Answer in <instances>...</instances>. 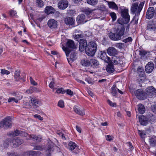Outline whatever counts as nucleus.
Here are the masks:
<instances>
[{
	"mask_svg": "<svg viewBox=\"0 0 156 156\" xmlns=\"http://www.w3.org/2000/svg\"><path fill=\"white\" fill-rule=\"evenodd\" d=\"M108 54L110 56H114L117 54L118 51L114 47H111L107 50Z\"/></svg>",
	"mask_w": 156,
	"mask_h": 156,
	"instance_id": "19",
	"label": "nucleus"
},
{
	"mask_svg": "<svg viewBox=\"0 0 156 156\" xmlns=\"http://www.w3.org/2000/svg\"><path fill=\"white\" fill-rule=\"evenodd\" d=\"M139 2H136L133 3L131 6V11L133 14H135L133 20H135L136 23L137 21L138 20V16L140 15V13L142 10L143 7L144 5V2H141L138 5Z\"/></svg>",
	"mask_w": 156,
	"mask_h": 156,
	"instance_id": "1",
	"label": "nucleus"
},
{
	"mask_svg": "<svg viewBox=\"0 0 156 156\" xmlns=\"http://www.w3.org/2000/svg\"><path fill=\"white\" fill-rule=\"evenodd\" d=\"M20 72L19 70H17L14 73V79L16 81H18L20 79H23V81H24V79L22 78L20 76Z\"/></svg>",
	"mask_w": 156,
	"mask_h": 156,
	"instance_id": "27",
	"label": "nucleus"
},
{
	"mask_svg": "<svg viewBox=\"0 0 156 156\" xmlns=\"http://www.w3.org/2000/svg\"><path fill=\"white\" fill-rule=\"evenodd\" d=\"M147 117L148 120L151 122H153L156 120L155 116L152 114H150Z\"/></svg>",
	"mask_w": 156,
	"mask_h": 156,
	"instance_id": "42",
	"label": "nucleus"
},
{
	"mask_svg": "<svg viewBox=\"0 0 156 156\" xmlns=\"http://www.w3.org/2000/svg\"><path fill=\"white\" fill-rule=\"evenodd\" d=\"M149 142L151 146L153 147L156 146V136H153L150 137Z\"/></svg>",
	"mask_w": 156,
	"mask_h": 156,
	"instance_id": "33",
	"label": "nucleus"
},
{
	"mask_svg": "<svg viewBox=\"0 0 156 156\" xmlns=\"http://www.w3.org/2000/svg\"><path fill=\"white\" fill-rule=\"evenodd\" d=\"M145 70L146 73H151L154 68V65L152 62H149L145 66Z\"/></svg>",
	"mask_w": 156,
	"mask_h": 156,
	"instance_id": "18",
	"label": "nucleus"
},
{
	"mask_svg": "<svg viewBox=\"0 0 156 156\" xmlns=\"http://www.w3.org/2000/svg\"><path fill=\"white\" fill-rule=\"evenodd\" d=\"M67 94L69 95L70 96H72L73 95V92L70 89H67L65 90Z\"/></svg>",
	"mask_w": 156,
	"mask_h": 156,
	"instance_id": "56",
	"label": "nucleus"
},
{
	"mask_svg": "<svg viewBox=\"0 0 156 156\" xmlns=\"http://www.w3.org/2000/svg\"><path fill=\"white\" fill-rule=\"evenodd\" d=\"M99 65L98 61L95 59H92L90 60V66L93 67H96Z\"/></svg>",
	"mask_w": 156,
	"mask_h": 156,
	"instance_id": "25",
	"label": "nucleus"
},
{
	"mask_svg": "<svg viewBox=\"0 0 156 156\" xmlns=\"http://www.w3.org/2000/svg\"><path fill=\"white\" fill-rule=\"evenodd\" d=\"M8 135L12 137L17 136L19 135L22 136H27L28 134L24 131H20L17 129L14 131L8 133Z\"/></svg>",
	"mask_w": 156,
	"mask_h": 156,
	"instance_id": "7",
	"label": "nucleus"
},
{
	"mask_svg": "<svg viewBox=\"0 0 156 156\" xmlns=\"http://www.w3.org/2000/svg\"><path fill=\"white\" fill-rule=\"evenodd\" d=\"M30 102L33 108H36L42 105L41 102L37 99L32 98L30 101Z\"/></svg>",
	"mask_w": 156,
	"mask_h": 156,
	"instance_id": "12",
	"label": "nucleus"
},
{
	"mask_svg": "<svg viewBox=\"0 0 156 156\" xmlns=\"http://www.w3.org/2000/svg\"><path fill=\"white\" fill-rule=\"evenodd\" d=\"M93 11V10L90 8L86 9L84 10V12L87 15L90 14L92 13Z\"/></svg>",
	"mask_w": 156,
	"mask_h": 156,
	"instance_id": "47",
	"label": "nucleus"
},
{
	"mask_svg": "<svg viewBox=\"0 0 156 156\" xmlns=\"http://www.w3.org/2000/svg\"><path fill=\"white\" fill-rule=\"evenodd\" d=\"M66 92V91L64 90L62 88H60L58 89L56 91V92L58 94H63Z\"/></svg>",
	"mask_w": 156,
	"mask_h": 156,
	"instance_id": "49",
	"label": "nucleus"
},
{
	"mask_svg": "<svg viewBox=\"0 0 156 156\" xmlns=\"http://www.w3.org/2000/svg\"><path fill=\"white\" fill-rule=\"evenodd\" d=\"M146 94L150 98H154L156 96V90L153 86L149 87L146 89Z\"/></svg>",
	"mask_w": 156,
	"mask_h": 156,
	"instance_id": "6",
	"label": "nucleus"
},
{
	"mask_svg": "<svg viewBox=\"0 0 156 156\" xmlns=\"http://www.w3.org/2000/svg\"><path fill=\"white\" fill-rule=\"evenodd\" d=\"M40 152L35 151H30L24 152L22 156H37V154H39Z\"/></svg>",
	"mask_w": 156,
	"mask_h": 156,
	"instance_id": "24",
	"label": "nucleus"
},
{
	"mask_svg": "<svg viewBox=\"0 0 156 156\" xmlns=\"http://www.w3.org/2000/svg\"><path fill=\"white\" fill-rule=\"evenodd\" d=\"M83 0H73V2L76 4H80Z\"/></svg>",
	"mask_w": 156,
	"mask_h": 156,
	"instance_id": "59",
	"label": "nucleus"
},
{
	"mask_svg": "<svg viewBox=\"0 0 156 156\" xmlns=\"http://www.w3.org/2000/svg\"><path fill=\"white\" fill-rule=\"evenodd\" d=\"M97 49V45L94 42H90L88 44V46L87 47L85 52L86 54L89 56H93Z\"/></svg>",
	"mask_w": 156,
	"mask_h": 156,
	"instance_id": "3",
	"label": "nucleus"
},
{
	"mask_svg": "<svg viewBox=\"0 0 156 156\" xmlns=\"http://www.w3.org/2000/svg\"><path fill=\"white\" fill-rule=\"evenodd\" d=\"M155 26L149 24L147 26V29L150 31L154 30L156 29Z\"/></svg>",
	"mask_w": 156,
	"mask_h": 156,
	"instance_id": "45",
	"label": "nucleus"
},
{
	"mask_svg": "<svg viewBox=\"0 0 156 156\" xmlns=\"http://www.w3.org/2000/svg\"><path fill=\"white\" fill-rule=\"evenodd\" d=\"M55 147L53 144L49 145L46 151V154L47 156H50L51 154L54 150Z\"/></svg>",
	"mask_w": 156,
	"mask_h": 156,
	"instance_id": "22",
	"label": "nucleus"
},
{
	"mask_svg": "<svg viewBox=\"0 0 156 156\" xmlns=\"http://www.w3.org/2000/svg\"><path fill=\"white\" fill-rule=\"evenodd\" d=\"M58 106L61 108H63L64 107V101L62 100H60L58 103Z\"/></svg>",
	"mask_w": 156,
	"mask_h": 156,
	"instance_id": "48",
	"label": "nucleus"
},
{
	"mask_svg": "<svg viewBox=\"0 0 156 156\" xmlns=\"http://www.w3.org/2000/svg\"><path fill=\"white\" fill-rule=\"evenodd\" d=\"M81 64L84 66H90V61L86 60L83 59L81 61Z\"/></svg>",
	"mask_w": 156,
	"mask_h": 156,
	"instance_id": "41",
	"label": "nucleus"
},
{
	"mask_svg": "<svg viewBox=\"0 0 156 156\" xmlns=\"http://www.w3.org/2000/svg\"><path fill=\"white\" fill-rule=\"evenodd\" d=\"M10 144H12L11 139L9 138L7 139L4 141L2 146L4 148H7Z\"/></svg>",
	"mask_w": 156,
	"mask_h": 156,
	"instance_id": "36",
	"label": "nucleus"
},
{
	"mask_svg": "<svg viewBox=\"0 0 156 156\" xmlns=\"http://www.w3.org/2000/svg\"><path fill=\"white\" fill-rule=\"evenodd\" d=\"M68 6V2L66 0H61L58 3V8L61 9H64Z\"/></svg>",
	"mask_w": 156,
	"mask_h": 156,
	"instance_id": "14",
	"label": "nucleus"
},
{
	"mask_svg": "<svg viewBox=\"0 0 156 156\" xmlns=\"http://www.w3.org/2000/svg\"><path fill=\"white\" fill-rule=\"evenodd\" d=\"M34 149L37 150L41 151L43 149L39 145H37L34 147Z\"/></svg>",
	"mask_w": 156,
	"mask_h": 156,
	"instance_id": "61",
	"label": "nucleus"
},
{
	"mask_svg": "<svg viewBox=\"0 0 156 156\" xmlns=\"http://www.w3.org/2000/svg\"><path fill=\"white\" fill-rule=\"evenodd\" d=\"M55 10L54 8L51 6L46 7L45 9V12L47 14H52L54 13Z\"/></svg>",
	"mask_w": 156,
	"mask_h": 156,
	"instance_id": "28",
	"label": "nucleus"
},
{
	"mask_svg": "<svg viewBox=\"0 0 156 156\" xmlns=\"http://www.w3.org/2000/svg\"><path fill=\"white\" fill-rule=\"evenodd\" d=\"M48 25L51 29H55L57 27V22L53 19H50L48 21Z\"/></svg>",
	"mask_w": 156,
	"mask_h": 156,
	"instance_id": "17",
	"label": "nucleus"
},
{
	"mask_svg": "<svg viewBox=\"0 0 156 156\" xmlns=\"http://www.w3.org/2000/svg\"><path fill=\"white\" fill-rule=\"evenodd\" d=\"M76 21L79 23H83L87 21L85 20V16L83 14L78 15L76 18Z\"/></svg>",
	"mask_w": 156,
	"mask_h": 156,
	"instance_id": "26",
	"label": "nucleus"
},
{
	"mask_svg": "<svg viewBox=\"0 0 156 156\" xmlns=\"http://www.w3.org/2000/svg\"><path fill=\"white\" fill-rule=\"evenodd\" d=\"M111 62L112 61L108 63V64L107 66L106 69L107 71L110 73H112L115 70L113 65L111 63Z\"/></svg>",
	"mask_w": 156,
	"mask_h": 156,
	"instance_id": "30",
	"label": "nucleus"
},
{
	"mask_svg": "<svg viewBox=\"0 0 156 156\" xmlns=\"http://www.w3.org/2000/svg\"><path fill=\"white\" fill-rule=\"evenodd\" d=\"M155 12L154 9L153 7H149L146 14V18L148 19H151L153 17Z\"/></svg>",
	"mask_w": 156,
	"mask_h": 156,
	"instance_id": "15",
	"label": "nucleus"
},
{
	"mask_svg": "<svg viewBox=\"0 0 156 156\" xmlns=\"http://www.w3.org/2000/svg\"><path fill=\"white\" fill-rule=\"evenodd\" d=\"M1 73L2 75L6 74L7 75L9 74L10 72L9 71L5 69H1Z\"/></svg>",
	"mask_w": 156,
	"mask_h": 156,
	"instance_id": "52",
	"label": "nucleus"
},
{
	"mask_svg": "<svg viewBox=\"0 0 156 156\" xmlns=\"http://www.w3.org/2000/svg\"><path fill=\"white\" fill-rule=\"evenodd\" d=\"M74 20L71 17L66 18L65 20L66 23L69 25H73L74 23Z\"/></svg>",
	"mask_w": 156,
	"mask_h": 156,
	"instance_id": "35",
	"label": "nucleus"
},
{
	"mask_svg": "<svg viewBox=\"0 0 156 156\" xmlns=\"http://www.w3.org/2000/svg\"><path fill=\"white\" fill-rule=\"evenodd\" d=\"M36 5L39 8H42L44 5V3L42 0H36Z\"/></svg>",
	"mask_w": 156,
	"mask_h": 156,
	"instance_id": "39",
	"label": "nucleus"
},
{
	"mask_svg": "<svg viewBox=\"0 0 156 156\" xmlns=\"http://www.w3.org/2000/svg\"><path fill=\"white\" fill-rule=\"evenodd\" d=\"M10 16L13 17L16 16L17 12L14 10H11L9 12Z\"/></svg>",
	"mask_w": 156,
	"mask_h": 156,
	"instance_id": "54",
	"label": "nucleus"
},
{
	"mask_svg": "<svg viewBox=\"0 0 156 156\" xmlns=\"http://www.w3.org/2000/svg\"><path fill=\"white\" fill-rule=\"evenodd\" d=\"M138 133L142 138H144L146 136V132L144 130H138Z\"/></svg>",
	"mask_w": 156,
	"mask_h": 156,
	"instance_id": "40",
	"label": "nucleus"
},
{
	"mask_svg": "<svg viewBox=\"0 0 156 156\" xmlns=\"http://www.w3.org/2000/svg\"><path fill=\"white\" fill-rule=\"evenodd\" d=\"M108 102V104L111 106H112L113 107L115 106V104L114 103H112V102L111 101L109 100H108L107 101Z\"/></svg>",
	"mask_w": 156,
	"mask_h": 156,
	"instance_id": "64",
	"label": "nucleus"
},
{
	"mask_svg": "<svg viewBox=\"0 0 156 156\" xmlns=\"http://www.w3.org/2000/svg\"><path fill=\"white\" fill-rule=\"evenodd\" d=\"M132 39L131 37H129L127 38L124 39L123 40V41L125 43H127L129 42L132 41Z\"/></svg>",
	"mask_w": 156,
	"mask_h": 156,
	"instance_id": "55",
	"label": "nucleus"
},
{
	"mask_svg": "<svg viewBox=\"0 0 156 156\" xmlns=\"http://www.w3.org/2000/svg\"><path fill=\"white\" fill-rule=\"evenodd\" d=\"M88 46L87 42L85 39L80 40L79 42V50L81 52L86 51L87 47Z\"/></svg>",
	"mask_w": 156,
	"mask_h": 156,
	"instance_id": "10",
	"label": "nucleus"
},
{
	"mask_svg": "<svg viewBox=\"0 0 156 156\" xmlns=\"http://www.w3.org/2000/svg\"><path fill=\"white\" fill-rule=\"evenodd\" d=\"M27 140L32 139L34 141L37 142H40L42 140V137L40 136H37L34 135H29L27 138Z\"/></svg>",
	"mask_w": 156,
	"mask_h": 156,
	"instance_id": "20",
	"label": "nucleus"
},
{
	"mask_svg": "<svg viewBox=\"0 0 156 156\" xmlns=\"http://www.w3.org/2000/svg\"><path fill=\"white\" fill-rule=\"evenodd\" d=\"M87 3L91 5L95 6L98 2V0H86Z\"/></svg>",
	"mask_w": 156,
	"mask_h": 156,
	"instance_id": "37",
	"label": "nucleus"
},
{
	"mask_svg": "<svg viewBox=\"0 0 156 156\" xmlns=\"http://www.w3.org/2000/svg\"><path fill=\"white\" fill-rule=\"evenodd\" d=\"M62 49L65 51L67 57L70 54L69 57L67 58L69 62H72L76 59V53L74 51H69L68 48L65 46L62 47Z\"/></svg>",
	"mask_w": 156,
	"mask_h": 156,
	"instance_id": "4",
	"label": "nucleus"
},
{
	"mask_svg": "<svg viewBox=\"0 0 156 156\" xmlns=\"http://www.w3.org/2000/svg\"><path fill=\"white\" fill-rule=\"evenodd\" d=\"M7 154L8 156H19L16 153L14 152H8Z\"/></svg>",
	"mask_w": 156,
	"mask_h": 156,
	"instance_id": "58",
	"label": "nucleus"
},
{
	"mask_svg": "<svg viewBox=\"0 0 156 156\" xmlns=\"http://www.w3.org/2000/svg\"><path fill=\"white\" fill-rule=\"evenodd\" d=\"M119 60V58H117L116 57H113L111 60V63L113 64V63L114 64L118 65V61Z\"/></svg>",
	"mask_w": 156,
	"mask_h": 156,
	"instance_id": "44",
	"label": "nucleus"
},
{
	"mask_svg": "<svg viewBox=\"0 0 156 156\" xmlns=\"http://www.w3.org/2000/svg\"><path fill=\"white\" fill-rule=\"evenodd\" d=\"M23 142V140L17 138L14 139L12 140V145L15 147L21 145Z\"/></svg>",
	"mask_w": 156,
	"mask_h": 156,
	"instance_id": "21",
	"label": "nucleus"
},
{
	"mask_svg": "<svg viewBox=\"0 0 156 156\" xmlns=\"http://www.w3.org/2000/svg\"><path fill=\"white\" fill-rule=\"evenodd\" d=\"M119 25L116 30V33L119 36L121 39L124 33L125 28L122 25Z\"/></svg>",
	"mask_w": 156,
	"mask_h": 156,
	"instance_id": "16",
	"label": "nucleus"
},
{
	"mask_svg": "<svg viewBox=\"0 0 156 156\" xmlns=\"http://www.w3.org/2000/svg\"><path fill=\"white\" fill-rule=\"evenodd\" d=\"M117 89V88H116L115 85H113L112 87L111 90V92L113 96H115L116 95Z\"/></svg>",
	"mask_w": 156,
	"mask_h": 156,
	"instance_id": "38",
	"label": "nucleus"
},
{
	"mask_svg": "<svg viewBox=\"0 0 156 156\" xmlns=\"http://www.w3.org/2000/svg\"><path fill=\"white\" fill-rule=\"evenodd\" d=\"M108 35L109 38L112 40L117 41L121 40L119 36L116 32L113 33L112 32H110L108 33Z\"/></svg>",
	"mask_w": 156,
	"mask_h": 156,
	"instance_id": "13",
	"label": "nucleus"
},
{
	"mask_svg": "<svg viewBox=\"0 0 156 156\" xmlns=\"http://www.w3.org/2000/svg\"><path fill=\"white\" fill-rule=\"evenodd\" d=\"M83 34H77L75 36L74 38L76 41H78L79 42L80 40L83 39H82V38H83Z\"/></svg>",
	"mask_w": 156,
	"mask_h": 156,
	"instance_id": "43",
	"label": "nucleus"
},
{
	"mask_svg": "<svg viewBox=\"0 0 156 156\" xmlns=\"http://www.w3.org/2000/svg\"><path fill=\"white\" fill-rule=\"evenodd\" d=\"M74 111L77 114L80 115H83L85 114L84 110H80L78 107L75 106L73 108Z\"/></svg>",
	"mask_w": 156,
	"mask_h": 156,
	"instance_id": "31",
	"label": "nucleus"
},
{
	"mask_svg": "<svg viewBox=\"0 0 156 156\" xmlns=\"http://www.w3.org/2000/svg\"><path fill=\"white\" fill-rule=\"evenodd\" d=\"M99 57L101 59L103 60L105 63H108L111 62L110 58L107 55L106 52L101 51Z\"/></svg>",
	"mask_w": 156,
	"mask_h": 156,
	"instance_id": "11",
	"label": "nucleus"
},
{
	"mask_svg": "<svg viewBox=\"0 0 156 156\" xmlns=\"http://www.w3.org/2000/svg\"><path fill=\"white\" fill-rule=\"evenodd\" d=\"M121 15L122 18L118 20L119 23L123 25L128 23L130 20V16L128 14V10L126 9H122L121 10Z\"/></svg>",
	"mask_w": 156,
	"mask_h": 156,
	"instance_id": "2",
	"label": "nucleus"
},
{
	"mask_svg": "<svg viewBox=\"0 0 156 156\" xmlns=\"http://www.w3.org/2000/svg\"><path fill=\"white\" fill-rule=\"evenodd\" d=\"M135 94L136 97L140 100H143L146 98V95L142 89L137 90L135 91Z\"/></svg>",
	"mask_w": 156,
	"mask_h": 156,
	"instance_id": "8",
	"label": "nucleus"
},
{
	"mask_svg": "<svg viewBox=\"0 0 156 156\" xmlns=\"http://www.w3.org/2000/svg\"><path fill=\"white\" fill-rule=\"evenodd\" d=\"M67 47L69 48L75 49L76 48V46L75 44L74 41L72 40H68L66 43Z\"/></svg>",
	"mask_w": 156,
	"mask_h": 156,
	"instance_id": "32",
	"label": "nucleus"
},
{
	"mask_svg": "<svg viewBox=\"0 0 156 156\" xmlns=\"http://www.w3.org/2000/svg\"><path fill=\"white\" fill-rule=\"evenodd\" d=\"M123 45V44L122 43H119L116 44V46L119 48H122V46Z\"/></svg>",
	"mask_w": 156,
	"mask_h": 156,
	"instance_id": "63",
	"label": "nucleus"
},
{
	"mask_svg": "<svg viewBox=\"0 0 156 156\" xmlns=\"http://www.w3.org/2000/svg\"><path fill=\"white\" fill-rule=\"evenodd\" d=\"M68 146L69 150L71 151L74 150L73 152L74 153L77 154L79 152L80 149L78 148V147L77 146L75 143L70 142L68 144Z\"/></svg>",
	"mask_w": 156,
	"mask_h": 156,
	"instance_id": "9",
	"label": "nucleus"
},
{
	"mask_svg": "<svg viewBox=\"0 0 156 156\" xmlns=\"http://www.w3.org/2000/svg\"><path fill=\"white\" fill-rule=\"evenodd\" d=\"M110 15L113 21H115L116 19V16L115 13L114 12H112L110 13Z\"/></svg>",
	"mask_w": 156,
	"mask_h": 156,
	"instance_id": "46",
	"label": "nucleus"
},
{
	"mask_svg": "<svg viewBox=\"0 0 156 156\" xmlns=\"http://www.w3.org/2000/svg\"><path fill=\"white\" fill-rule=\"evenodd\" d=\"M54 84L55 83L54 82V79L53 78L52 80L50 83L49 84V86L50 88H53L54 87Z\"/></svg>",
	"mask_w": 156,
	"mask_h": 156,
	"instance_id": "57",
	"label": "nucleus"
},
{
	"mask_svg": "<svg viewBox=\"0 0 156 156\" xmlns=\"http://www.w3.org/2000/svg\"><path fill=\"white\" fill-rule=\"evenodd\" d=\"M139 119L140 124L143 126H146L148 122L147 118L143 115L139 117Z\"/></svg>",
	"mask_w": 156,
	"mask_h": 156,
	"instance_id": "23",
	"label": "nucleus"
},
{
	"mask_svg": "<svg viewBox=\"0 0 156 156\" xmlns=\"http://www.w3.org/2000/svg\"><path fill=\"white\" fill-rule=\"evenodd\" d=\"M151 108L153 112L156 113V105L151 106Z\"/></svg>",
	"mask_w": 156,
	"mask_h": 156,
	"instance_id": "62",
	"label": "nucleus"
},
{
	"mask_svg": "<svg viewBox=\"0 0 156 156\" xmlns=\"http://www.w3.org/2000/svg\"><path fill=\"white\" fill-rule=\"evenodd\" d=\"M34 117L37 118L40 120H42L43 119V118L41 117V116L39 115H34Z\"/></svg>",
	"mask_w": 156,
	"mask_h": 156,
	"instance_id": "60",
	"label": "nucleus"
},
{
	"mask_svg": "<svg viewBox=\"0 0 156 156\" xmlns=\"http://www.w3.org/2000/svg\"><path fill=\"white\" fill-rule=\"evenodd\" d=\"M12 101H14L16 103L18 102L17 99H16L14 97L10 98L8 100V102H10Z\"/></svg>",
	"mask_w": 156,
	"mask_h": 156,
	"instance_id": "53",
	"label": "nucleus"
},
{
	"mask_svg": "<svg viewBox=\"0 0 156 156\" xmlns=\"http://www.w3.org/2000/svg\"><path fill=\"white\" fill-rule=\"evenodd\" d=\"M107 2L109 8L116 10L118 9L117 5L114 2L107 1Z\"/></svg>",
	"mask_w": 156,
	"mask_h": 156,
	"instance_id": "29",
	"label": "nucleus"
},
{
	"mask_svg": "<svg viewBox=\"0 0 156 156\" xmlns=\"http://www.w3.org/2000/svg\"><path fill=\"white\" fill-rule=\"evenodd\" d=\"M12 126L11 119L9 117H8L3 119L0 122V128L4 129L10 128Z\"/></svg>",
	"mask_w": 156,
	"mask_h": 156,
	"instance_id": "5",
	"label": "nucleus"
},
{
	"mask_svg": "<svg viewBox=\"0 0 156 156\" xmlns=\"http://www.w3.org/2000/svg\"><path fill=\"white\" fill-rule=\"evenodd\" d=\"M15 96L16 97V99H17L18 101V100H20L22 98V96L18 93H16L15 94Z\"/></svg>",
	"mask_w": 156,
	"mask_h": 156,
	"instance_id": "50",
	"label": "nucleus"
},
{
	"mask_svg": "<svg viewBox=\"0 0 156 156\" xmlns=\"http://www.w3.org/2000/svg\"><path fill=\"white\" fill-rule=\"evenodd\" d=\"M138 111L140 113L143 114L145 112V108L144 106L142 104H139L138 105Z\"/></svg>",
	"mask_w": 156,
	"mask_h": 156,
	"instance_id": "34",
	"label": "nucleus"
},
{
	"mask_svg": "<svg viewBox=\"0 0 156 156\" xmlns=\"http://www.w3.org/2000/svg\"><path fill=\"white\" fill-rule=\"evenodd\" d=\"M30 90H31V91L29 92L30 93H32L33 92H37L38 91V90L34 87H31L30 89L27 91L28 92Z\"/></svg>",
	"mask_w": 156,
	"mask_h": 156,
	"instance_id": "51",
	"label": "nucleus"
}]
</instances>
